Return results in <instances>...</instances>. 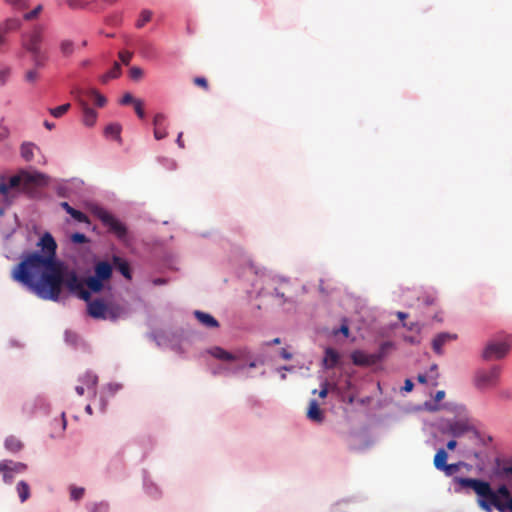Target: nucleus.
<instances>
[{"label":"nucleus","mask_w":512,"mask_h":512,"mask_svg":"<svg viewBox=\"0 0 512 512\" xmlns=\"http://www.w3.org/2000/svg\"><path fill=\"white\" fill-rule=\"evenodd\" d=\"M38 246L42 254L31 252L13 269L12 278L26 286L44 300L58 301L62 286L84 301L90 299V292L84 288L74 269L56 258L57 244L50 233H45Z\"/></svg>","instance_id":"f257e3e1"},{"label":"nucleus","mask_w":512,"mask_h":512,"mask_svg":"<svg viewBox=\"0 0 512 512\" xmlns=\"http://www.w3.org/2000/svg\"><path fill=\"white\" fill-rule=\"evenodd\" d=\"M457 482L462 488L473 489L478 495V504L486 512H491L493 508L499 512H512V496L506 485H500L494 491L486 481L473 478L456 477Z\"/></svg>","instance_id":"f03ea898"},{"label":"nucleus","mask_w":512,"mask_h":512,"mask_svg":"<svg viewBox=\"0 0 512 512\" xmlns=\"http://www.w3.org/2000/svg\"><path fill=\"white\" fill-rule=\"evenodd\" d=\"M45 176L41 173L31 174L27 171H20L9 178L8 182L0 183V194L9 202L18 192H29L34 185L39 184Z\"/></svg>","instance_id":"7ed1b4c3"},{"label":"nucleus","mask_w":512,"mask_h":512,"mask_svg":"<svg viewBox=\"0 0 512 512\" xmlns=\"http://www.w3.org/2000/svg\"><path fill=\"white\" fill-rule=\"evenodd\" d=\"M44 25L38 24L22 35V46L32 55V59L36 67H43L47 59L45 53L41 49L44 40Z\"/></svg>","instance_id":"20e7f679"},{"label":"nucleus","mask_w":512,"mask_h":512,"mask_svg":"<svg viewBox=\"0 0 512 512\" xmlns=\"http://www.w3.org/2000/svg\"><path fill=\"white\" fill-rule=\"evenodd\" d=\"M87 302V313L94 319L116 321L124 314V307L116 302H106L102 298H96Z\"/></svg>","instance_id":"39448f33"},{"label":"nucleus","mask_w":512,"mask_h":512,"mask_svg":"<svg viewBox=\"0 0 512 512\" xmlns=\"http://www.w3.org/2000/svg\"><path fill=\"white\" fill-rule=\"evenodd\" d=\"M500 366H493L489 369H479L474 375V385L479 390L495 388L501 377Z\"/></svg>","instance_id":"423d86ee"},{"label":"nucleus","mask_w":512,"mask_h":512,"mask_svg":"<svg viewBox=\"0 0 512 512\" xmlns=\"http://www.w3.org/2000/svg\"><path fill=\"white\" fill-rule=\"evenodd\" d=\"M98 218L108 228L109 232L113 233L119 240L124 241L127 237L126 226L117 220L112 214L101 209L97 212Z\"/></svg>","instance_id":"0eeeda50"},{"label":"nucleus","mask_w":512,"mask_h":512,"mask_svg":"<svg viewBox=\"0 0 512 512\" xmlns=\"http://www.w3.org/2000/svg\"><path fill=\"white\" fill-rule=\"evenodd\" d=\"M27 470V465L22 462H14L12 460L0 461V473L3 481L10 484L14 478V474H20Z\"/></svg>","instance_id":"6e6552de"},{"label":"nucleus","mask_w":512,"mask_h":512,"mask_svg":"<svg viewBox=\"0 0 512 512\" xmlns=\"http://www.w3.org/2000/svg\"><path fill=\"white\" fill-rule=\"evenodd\" d=\"M510 345L505 342H489L482 354L484 360H493L503 358L509 351Z\"/></svg>","instance_id":"1a4fd4ad"},{"label":"nucleus","mask_w":512,"mask_h":512,"mask_svg":"<svg viewBox=\"0 0 512 512\" xmlns=\"http://www.w3.org/2000/svg\"><path fill=\"white\" fill-rule=\"evenodd\" d=\"M22 26V20L18 17H9L0 24V47L6 44V34L17 31Z\"/></svg>","instance_id":"9d476101"},{"label":"nucleus","mask_w":512,"mask_h":512,"mask_svg":"<svg viewBox=\"0 0 512 512\" xmlns=\"http://www.w3.org/2000/svg\"><path fill=\"white\" fill-rule=\"evenodd\" d=\"M380 359L379 355L368 354L361 350H356L351 354V360L353 364L357 366H371L378 362Z\"/></svg>","instance_id":"9b49d317"},{"label":"nucleus","mask_w":512,"mask_h":512,"mask_svg":"<svg viewBox=\"0 0 512 512\" xmlns=\"http://www.w3.org/2000/svg\"><path fill=\"white\" fill-rule=\"evenodd\" d=\"M456 339H457L456 334H450V333H446V332L439 333L438 335L435 336V338L432 341V348L435 353L440 355V354H442V347L446 343L456 340Z\"/></svg>","instance_id":"f8f14e48"},{"label":"nucleus","mask_w":512,"mask_h":512,"mask_svg":"<svg viewBox=\"0 0 512 512\" xmlns=\"http://www.w3.org/2000/svg\"><path fill=\"white\" fill-rule=\"evenodd\" d=\"M208 353L216 359L222 361H235L240 359V353H231L219 346L212 347L208 350Z\"/></svg>","instance_id":"ddd939ff"},{"label":"nucleus","mask_w":512,"mask_h":512,"mask_svg":"<svg viewBox=\"0 0 512 512\" xmlns=\"http://www.w3.org/2000/svg\"><path fill=\"white\" fill-rule=\"evenodd\" d=\"M94 276L104 281L112 277V265L107 261H99L94 267Z\"/></svg>","instance_id":"4468645a"},{"label":"nucleus","mask_w":512,"mask_h":512,"mask_svg":"<svg viewBox=\"0 0 512 512\" xmlns=\"http://www.w3.org/2000/svg\"><path fill=\"white\" fill-rule=\"evenodd\" d=\"M166 117L163 114H156L153 119L154 137L157 140L164 139L167 136L165 127Z\"/></svg>","instance_id":"2eb2a0df"},{"label":"nucleus","mask_w":512,"mask_h":512,"mask_svg":"<svg viewBox=\"0 0 512 512\" xmlns=\"http://www.w3.org/2000/svg\"><path fill=\"white\" fill-rule=\"evenodd\" d=\"M113 266L127 279H132V272L130 268V264L127 260L123 259L120 256L114 255L112 257Z\"/></svg>","instance_id":"dca6fc26"},{"label":"nucleus","mask_w":512,"mask_h":512,"mask_svg":"<svg viewBox=\"0 0 512 512\" xmlns=\"http://www.w3.org/2000/svg\"><path fill=\"white\" fill-rule=\"evenodd\" d=\"M80 103L83 111V123L88 127L93 126L97 119V112L86 102L81 101Z\"/></svg>","instance_id":"f3484780"},{"label":"nucleus","mask_w":512,"mask_h":512,"mask_svg":"<svg viewBox=\"0 0 512 512\" xmlns=\"http://www.w3.org/2000/svg\"><path fill=\"white\" fill-rule=\"evenodd\" d=\"M84 286L88 289L87 291L91 293H99L104 288V280L97 278L96 276H89L84 280Z\"/></svg>","instance_id":"a211bd4d"},{"label":"nucleus","mask_w":512,"mask_h":512,"mask_svg":"<svg viewBox=\"0 0 512 512\" xmlns=\"http://www.w3.org/2000/svg\"><path fill=\"white\" fill-rule=\"evenodd\" d=\"M307 417L314 422H322L324 419V415L322 410L320 409L318 403L316 400H311L309 402V408L307 411Z\"/></svg>","instance_id":"6ab92c4d"},{"label":"nucleus","mask_w":512,"mask_h":512,"mask_svg":"<svg viewBox=\"0 0 512 512\" xmlns=\"http://www.w3.org/2000/svg\"><path fill=\"white\" fill-rule=\"evenodd\" d=\"M194 315L196 319L207 328H217L219 326L218 321L208 313L197 310L194 312Z\"/></svg>","instance_id":"aec40b11"},{"label":"nucleus","mask_w":512,"mask_h":512,"mask_svg":"<svg viewBox=\"0 0 512 512\" xmlns=\"http://www.w3.org/2000/svg\"><path fill=\"white\" fill-rule=\"evenodd\" d=\"M339 353L333 348H327L325 350V356L323 359L324 366L327 369L334 368L339 362Z\"/></svg>","instance_id":"412c9836"},{"label":"nucleus","mask_w":512,"mask_h":512,"mask_svg":"<svg viewBox=\"0 0 512 512\" xmlns=\"http://www.w3.org/2000/svg\"><path fill=\"white\" fill-rule=\"evenodd\" d=\"M38 149L37 146L31 142H25L21 145L20 153L22 158L30 162L34 158V150Z\"/></svg>","instance_id":"4be33fe9"},{"label":"nucleus","mask_w":512,"mask_h":512,"mask_svg":"<svg viewBox=\"0 0 512 512\" xmlns=\"http://www.w3.org/2000/svg\"><path fill=\"white\" fill-rule=\"evenodd\" d=\"M121 75V66L118 62L113 64V67L100 77V81L103 84L108 83L112 79H116Z\"/></svg>","instance_id":"5701e85b"},{"label":"nucleus","mask_w":512,"mask_h":512,"mask_svg":"<svg viewBox=\"0 0 512 512\" xmlns=\"http://www.w3.org/2000/svg\"><path fill=\"white\" fill-rule=\"evenodd\" d=\"M80 381L82 382V384L84 386L87 387L88 390H91L93 392V394H95V387L97 385V382H98V377L91 373V372H86L81 378H80Z\"/></svg>","instance_id":"b1692460"},{"label":"nucleus","mask_w":512,"mask_h":512,"mask_svg":"<svg viewBox=\"0 0 512 512\" xmlns=\"http://www.w3.org/2000/svg\"><path fill=\"white\" fill-rule=\"evenodd\" d=\"M16 491L18 493L20 501L23 503L30 497V486L26 481H19L16 485Z\"/></svg>","instance_id":"393cba45"},{"label":"nucleus","mask_w":512,"mask_h":512,"mask_svg":"<svg viewBox=\"0 0 512 512\" xmlns=\"http://www.w3.org/2000/svg\"><path fill=\"white\" fill-rule=\"evenodd\" d=\"M104 134L106 137H110L114 140L121 141V125L117 123H112L106 126L104 130Z\"/></svg>","instance_id":"a878e982"},{"label":"nucleus","mask_w":512,"mask_h":512,"mask_svg":"<svg viewBox=\"0 0 512 512\" xmlns=\"http://www.w3.org/2000/svg\"><path fill=\"white\" fill-rule=\"evenodd\" d=\"M59 49L63 57H70L75 51V44L72 40L64 39L59 44Z\"/></svg>","instance_id":"bb28decb"},{"label":"nucleus","mask_w":512,"mask_h":512,"mask_svg":"<svg viewBox=\"0 0 512 512\" xmlns=\"http://www.w3.org/2000/svg\"><path fill=\"white\" fill-rule=\"evenodd\" d=\"M468 431V425L464 422L456 421L449 425V432L454 437H459Z\"/></svg>","instance_id":"cd10ccee"},{"label":"nucleus","mask_w":512,"mask_h":512,"mask_svg":"<svg viewBox=\"0 0 512 512\" xmlns=\"http://www.w3.org/2000/svg\"><path fill=\"white\" fill-rule=\"evenodd\" d=\"M447 458V452L442 448L439 449L434 456V466L436 467V469L442 470L443 467L447 464Z\"/></svg>","instance_id":"c85d7f7f"},{"label":"nucleus","mask_w":512,"mask_h":512,"mask_svg":"<svg viewBox=\"0 0 512 512\" xmlns=\"http://www.w3.org/2000/svg\"><path fill=\"white\" fill-rule=\"evenodd\" d=\"M22 443L14 436H10L5 440V447L11 452H18L22 449Z\"/></svg>","instance_id":"c756f323"},{"label":"nucleus","mask_w":512,"mask_h":512,"mask_svg":"<svg viewBox=\"0 0 512 512\" xmlns=\"http://www.w3.org/2000/svg\"><path fill=\"white\" fill-rule=\"evenodd\" d=\"M152 16H153V12L151 10H148V9L142 10L140 13L139 19L136 21V24H135L136 27L139 29L144 27V25L151 20Z\"/></svg>","instance_id":"7c9ffc66"},{"label":"nucleus","mask_w":512,"mask_h":512,"mask_svg":"<svg viewBox=\"0 0 512 512\" xmlns=\"http://www.w3.org/2000/svg\"><path fill=\"white\" fill-rule=\"evenodd\" d=\"M87 94L98 107H103L106 104V98L97 90L91 89L87 92Z\"/></svg>","instance_id":"2f4dec72"},{"label":"nucleus","mask_w":512,"mask_h":512,"mask_svg":"<svg viewBox=\"0 0 512 512\" xmlns=\"http://www.w3.org/2000/svg\"><path fill=\"white\" fill-rule=\"evenodd\" d=\"M70 107L71 105L66 103L55 108H50L49 112L53 117L60 118L70 109Z\"/></svg>","instance_id":"473e14b6"},{"label":"nucleus","mask_w":512,"mask_h":512,"mask_svg":"<svg viewBox=\"0 0 512 512\" xmlns=\"http://www.w3.org/2000/svg\"><path fill=\"white\" fill-rule=\"evenodd\" d=\"M7 4H9L13 9L22 11L28 8L29 3L28 0H4Z\"/></svg>","instance_id":"72a5a7b5"},{"label":"nucleus","mask_w":512,"mask_h":512,"mask_svg":"<svg viewBox=\"0 0 512 512\" xmlns=\"http://www.w3.org/2000/svg\"><path fill=\"white\" fill-rule=\"evenodd\" d=\"M69 215L79 223H88L89 222V219L86 214H84L83 212L76 210L74 208L71 211H69Z\"/></svg>","instance_id":"f704fd0d"},{"label":"nucleus","mask_w":512,"mask_h":512,"mask_svg":"<svg viewBox=\"0 0 512 512\" xmlns=\"http://www.w3.org/2000/svg\"><path fill=\"white\" fill-rule=\"evenodd\" d=\"M43 6L37 5L33 10L30 12H27L23 15V20L25 21H31L39 16V14L42 12Z\"/></svg>","instance_id":"c9c22d12"},{"label":"nucleus","mask_w":512,"mask_h":512,"mask_svg":"<svg viewBox=\"0 0 512 512\" xmlns=\"http://www.w3.org/2000/svg\"><path fill=\"white\" fill-rule=\"evenodd\" d=\"M11 75V69L8 67L0 68V85L3 86L7 83Z\"/></svg>","instance_id":"e433bc0d"},{"label":"nucleus","mask_w":512,"mask_h":512,"mask_svg":"<svg viewBox=\"0 0 512 512\" xmlns=\"http://www.w3.org/2000/svg\"><path fill=\"white\" fill-rule=\"evenodd\" d=\"M39 77L36 69L28 70L25 74V80L29 83H35Z\"/></svg>","instance_id":"4c0bfd02"},{"label":"nucleus","mask_w":512,"mask_h":512,"mask_svg":"<svg viewBox=\"0 0 512 512\" xmlns=\"http://www.w3.org/2000/svg\"><path fill=\"white\" fill-rule=\"evenodd\" d=\"M134 109H135L137 116L140 119H143L145 117V111L143 109V102L141 100L134 101Z\"/></svg>","instance_id":"58836bf2"},{"label":"nucleus","mask_w":512,"mask_h":512,"mask_svg":"<svg viewBox=\"0 0 512 512\" xmlns=\"http://www.w3.org/2000/svg\"><path fill=\"white\" fill-rule=\"evenodd\" d=\"M193 82H194V84H195V85H197V86H199V87L203 88V89H204V90H206V91L209 89L208 81H207V79H206V78H204V77H195V78L193 79Z\"/></svg>","instance_id":"ea45409f"},{"label":"nucleus","mask_w":512,"mask_h":512,"mask_svg":"<svg viewBox=\"0 0 512 512\" xmlns=\"http://www.w3.org/2000/svg\"><path fill=\"white\" fill-rule=\"evenodd\" d=\"M83 495H84V488L74 487L71 489V493H70L71 499L79 500L83 497Z\"/></svg>","instance_id":"a19ab883"},{"label":"nucleus","mask_w":512,"mask_h":512,"mask_svg":"<svg viewBox=\"0 0 512 512\" xmlns=\"http://www.w3.org/2000/svg\"><path fill=\"white\" fill-rule=\"evenodd\" d=\"M459 469L458 464H446L441 471H444L447 476H451Z\"/></svg>","instance_id":"79ce46f5"},{"label":"nucleus","mask_w":512,"mask_h":512,"mask_svg":"<svg viewBox=\"0 0 512 512\" xmlns=\"http://www.w3.org/2000/svg\"><path fill=\"white\" fill-rule=\"evenodd\" d=\"M143 76V70L139 67H132L130 69V77L133 80H139Z\"/></svg>","instance_id":"37998d69"},{"label":"nucleus","mask_w":512,"mask_h":512,"mask_svg":"<svg viewBox=\"0 0 512 512\" xmlns=\"http://www.w3.org/2000/svg\"><path fill=\"white\" fill-rule=\"evenodd\" d=\"M119 58L123 64L128 65L132 59V53L128 51H120Z\"/></svg>","instance_id":"c03bdc74"},{"label":"nucleus","mask_w":512,"mask_h":512,"mask_svg":"<svg viewBox=\"0 0 512 512\" xmlns=\"http://www.w3.org/2000/svg\"><path fill=\"white\" fill-rule=\"evenodd\" d=\"M108 505L104 503L93 504L90 508V512H107Z\"/></svg>","instance_id":"a18cd8bd"},{"label":"nucleus","mask_w":512,"mask_h":512,"mask_svg":"<svg viewBox=\"0 0 512 512\" xmlns=\"http://www.w3.org/2000/svg\"><path fill=\"white\" fill-rule=\"evenodd\" d=\"M71 240L74 243H85L87 242V237L82 233H74L71 237Z\"/></svg>","instance_id":"49530a36"},{"label":"nucleus","mask_w":512,"mask_h":512,"mask_svg":"<svg viewBox=\"0 0 512 512\" xmlns=\"http://www.w3.org/2000/svg\"><path fill=\"white\" fill-rule=\"evenodd\" d=\"M134 101H136V99H134V97L130 94V93H125L120 101V103L122 105H128V104H131L133 103L134 104Z\"/></svg>","instance_id":"de8ad7c7"},{"label":"nucleus","mask_w":512,"mask_h":512,"mask_svg":"<svg viewBox=\"0 0 512 512\" xmlns=\"http://www.w3.org/2000/svg\"><path fill=\"white\" fill-rule=\"evenodd\" d=\"M339 332L342 333L345 337L349 336V327L346 322H344L339 328V330L335 331L334 333L337 334Z\"/></svg>","instance_id":"09e8293b"},{"label":"nucleus","mask_w":512,"mask_h":512,"mask_svg":"<svg viewBox=\"0 0 512 512\" xmlns=\"http://www.w3.org/2000/svg\"><path fill=\"white\" fill-rule=\"evenodd\" d=\"M414 384L410 379H406L404 382L403 390L405 392H411L413 390Z\"/></svg>","instance_id":"8fccbe9b"},{"label":"nucleus","mask_w":512,"mask_h":512,"mask_svg":"<svg viewBox=\"0 0 512 512\" xmlns=\"http://www.w3.org/2000/svg\"><path fill=\"white\" fill-rule=\"evenodd\" d=\"M274 293H275V296L282 299L283 302L287 301V299L285 298V292L282 291L281 289H279L278 287L274 288Z\"/></svg>","instance_id":"3c124183"},{"label":"nucleus","mask_w":512,"mask_h":512,"mask_svg":"<svg viewBox=\"0 0 512 512\" xmlns=\"http://www.w3.org/2000/svg\"><path fill=\"white\" fill-rule=\"evenodd\" d=\"M327 386H328V384H327L326 382H325V383H323L322 388H321V390L319 391V396H320L321 398H325V397L327 396V394H328V388H327Z\"/></svg>","instance_id":"603ef678"},{"label":"nucleus","mask_w":512,"mask_h":512,"mask_svg":"<svg viewBox=\"0 0 512 512\" xmlns=\"http://www.w3.org/2000/svg\"><path fill=\"white\" fill-rule=\"evenodd\" d=\"M499 396L502 399L510 400L511 399V392L509 390H503L499 392Z\"/></svg>","instance_id":"864d4df0"},{"label":"nucleus","mask_w":512,"mask_h":512,"mask_svg":"<svg viewBox=\"0 0 512 512\" xmlns=\"http://www.w3.org/2000/svg\"><path fill=\"white\" fill-rule=\"evenodd\" d=\"M280 354H281V357H282L283 359H285V360H290V359L292 358V354H291V353H289V352H288L286 349H284V348L281 350Z\"/></svg>","instance_id":"5fc2aeb1"},{"label":"nucleus","mask_w":512,"mask_h":512,"mask_svg":"<svg viewBox=\"0 0 512 512\" xmlns=\"http://www.w3.org/2000/svg\"><path fill=\"white\" fill-rule=\"evenodd\" d=\"M60 206L69 214V211L73 209L68 202H61Z\"/></svg>","instance_id":"6e6d98bb"},{"label":"nucleus","mask_w":512,"mask_h":512,"mask_svg":"<svg viewBox=\"0 0 512 512\" xmlns=\"http://www.w3.org/2000/svg\"><path fill=\"white\" fill-rule=\"evenodd\" d=\"M182 136H183V133H182V132H180V133L178 134V137H177V140H176V142H177V144H178V146H179L180 148H184V142H183V140H182Z\"/></svg>","instance_id":"4d7b16f0"},{"label":"nucleus","mask_w":512,"mask_h":512,"mask_svg":"<svg viewBox=\"0 0 512 512\" xmlns=\"http://www.w3.org/2000/svg\"><path fill=\"white\" fill-rule=\"evenodd\" d=\"M445 396V392L444 391H437L436 392V395H435V400L436 401H441Z\"/></svg>","instance_id":"13d9d810"},{"label":"nucleus","mask_w":512,"mask_h":512,"mask_svg":"<svg viewBox=\"0 0 512 512\" xmlns=\"http://www.w3.org/2000/svg\"><path fill=\"white\" fill-rule=\"evenodd\" d=\"M75 390H76V392H77V394H78L79 396L84 395V392H85L84 385H78V386H76Z\"/></svg>","instance_id":"bf43d9fd"},{"label":"nucleus","mask_w":512,"mask_h":512,"mask_svg":"<svg viewBox=\"0 0 512 512\" xmlns=\"http://www.w3.org/2000/svg\"><path fill=\"white\" fill-rule=\"evenodd\" d=\"M456 446H457V442L455 440H450L447 443V448L449 450H454L456 448Z\"/></svg>","instance_id":"052dcab7"},{"label":"nucleus","mask_w":512,"mask_h":512,"mask_svg":"<svg viewBox=\"0 0 512 512\" xmlns=\"http://www.w3.org/2000/svg\"><path fill=\"white\" fill-rule=\"evenodd\" d=\"M417 380H418V382H420V383H422V384H424V383H426V382H427V378H426V376H425V375H423V374H419V375L417 376Z\"/></svg>","instance_id":"680f3d73"},{"label":"nucleus","mask_w":512,"mask_h":512,"mask_svg":"<svg viewBox=\"0 0 512 512\" xmlns=\"http://www.w3.org/2000/svg\"><path fill=\"white\" fill-rule=\"evenodd\" d=\"M44 126H45L48 130H52V129L55 127L54 123H50V122H48V121H45V122H44Z\"/></svg>","instance_id":"e2e57ef3"},{"label":"nucleus","mask_w":512,"mask_h":512,"mask_svg":"<svg viewBox=\"0 0 512 512\" xmlns=\"http://www.w3.org/2000/svg\"><path fill=\"white\" fill-rule=\"evenodd\" d=\"M281 343L280 338H274L271 342H269V345H278Z\"/></svg>","instance_id":"0e129e2a"},{"label":"nucleus","mask_w":512,"mask_h":512,"mask_svg":"<svg viewBox=\"0 0 512 512\" xmlns=\"http://www.w3.org/2000/svg\"><path fill=\"white\" fill-rule=\"evenodd\" d=\"M397 316L399 319L403 320V319L407 318L408 315L404 312H398Z\"/></svg>","instance_id":"69168bd1"},{"label":"nucleus","mask_w":512,"mask_h":512,"mask_svg":"<svg viewBox=\"0 0 512 512\" xmlns=\"http://www.w3.org/2000/svg\"><path fill=\"white\" fill-rule=\"evenodd\" d=\"M85 411H86L89 415H92V413H93V412H92V407H91L90 405H87V406L85 407Z\"/></svg>","instance_id":"338daca9"},{"label":"nucleus","mask_w":512,"mask_h":512,"mask_svg":"<svg viewBox=\"0 0 512 512\" xmlns=\"http://www.w3.org/2000/svg\"><path fill=\"white\" fill-rule=\"evenodd\" d=\"M90 63H91L90 60H84L81 62V66L86 67V66L90 65Z\"/></svg>","instance_id":"774afa93"}]
</instances>
